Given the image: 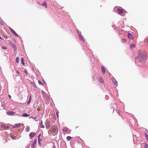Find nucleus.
I'll use <instances>...</instances> for the list:
<instances>
[{
	"instance_id": "7ed1b4c3",
	"label": "nucleus",
	"mask_w": 148,
	"mask_h": 148,
	"mask_svg": "<svg viewBox=\"0 0 148 148\" xmlns=\"http://www.w3.org/2000/svg\"><path fill=\"white\" fill-rule=\"evenodd\" d=\"M112 80L114 84L117 86L118 85L117 82L116 81L115 79L114 78H113L112 79Z\"/></svg>"
},
{
	"instance_id": "58836bf2",
	"label": "nucleus",
	"mask_w": 148,
	"mask_h": 148,
	"mask_svg": "<svg viewBox=\"0 0 148 148\" xmlns=\"http://www.w3.org/2000/svg\"><path fill=\"white\" fill-rule=\"evenodd\" d=\"M92 78L94 80H95V77L94 76H92Z\"/></svg>"
},
{
	"instance_id": "49530a36",
	"label": "nucleus",
	"mask_w": 148,
	"mask_h": 148,
	"mask_svg": "<svg viewBox=\"0 0 148 148\" xmlns=\"http://www.w3.org/2000/svg\"><path fill=\"white\" fill-rule=\"evenodd\" d=\"M145 130H146V131H147V132L148 133V131H147V129H145Z\"/></svg>"
},
{
	"instance_id": "4be33fe9",
	"label": "nucleus",
	"mask_w": 148,
	"mask_h": 148,
	"mask_svg": "<svg viewBox=\"0 0 148 148\" xmlns=\"http://www.w3.org/2000/svg\"><path fill=\"white\" fill-rule=\"evenodd\" d=\"M1 127H3L5 129H7L9 127L8 126H4L3 125L1 126Z\"/></svg>"
},
{
	"instance_id": "ddd939ff",
	"label": "nucleus",
	"mask_w": 148,
	"mask_h": 148,
	"mask_svg": "<svg viewBox=\"0 0 148 148\" xmlns=\"http://www.w3.org/2000/svg\"><path fill=\"white\" fill-rule=\"evenodd\" d=\"M135 46V45L134 44H132L130 45V49H132L134 48Z\"/></svg>"
},
{
	"instance_id": "e433bc0d",
	"label": "nucleus",
	"mask_w": 148,
	"mask_h": 148,
	"mask_svg": "<svg viewBox=\"0 0 148 148\" xmlns=\"http://www.w3.org/2000/svg\"><path fill=\"white\" fill-rule=\"evenodd\" d=\"M34 119H35V120L37 121V120H38V119H37V120H36L37 119V117H34V118H33Z\"/></svg>"
},
{
	"instance_id": "6e6552de",
	"label": "nucleus",
	"mask_w": 148,
	"mask_h": 148,
	"mask_svg": "<svg viewBox=\"0 0 148 148\" xmlns=\"http://www.w3.org/2000/svg\"><path fill=\"white\" fill-rule=\"evenodd\" d=\"M79 38L80 40L83 41V42H84V38L81 34H79Z\"/></svg>"
},
{
	"instance_id": "a211bd4d",
	"label": "nucleus",
	"mask_w": 148,
	"mask_h": 148,
	"mask_svg": "<svg viewBox=\"0 0 148 148\" xmlns=\"http://www.w3.org/2000/svg\"><path fill=\"white\" fill-rule=\"evenodd\" d=\"M12 33L16 36L18 37V34L15 32V31H14Z\"/></svg>"
},
{
	"instance_id": "4468645a",
	"label": "nucleus",
	"mask_w": 148,
	"mask_h": 148,
	"mask_svg": "<svg viewBox=\"0 0 148 148\" xmlns=\"http://www.w3.org/2000/svg\"><path fill=\"white\" fill-rule=\"evenodd\" d=\"M42 121H41V122L40 123V127L42 128H44L45 127V126L42 124Z\"/></svg>"
},
{
	"instance_id": "4c0bfd02",
	"label": "nucleus",
	"mask_w": 148,
	"mask_h": 148,
	"mask_svg": "<svg viewBox=\"0 0 148 148\" xmlns=\"http://www.w3.org/2000/svg\"><path fill=\"white\" fill-rule=\"evenodd\" d=\"M11 138H12V139H14V138H15V137H13V136H11Z\"/></svg>"
},
{
	"instance_id": "dca6fc26",
	"label": "nucleus",
	"mask_w": 148,
	"mask_h": 148,
	"mask_svg": "<svg viewBox=\"0 0 148 148\" xmlns=\"http://www.w3.org/2000/svg\"><path fill=\"white\" fill-rule=\"evenodd\" d=\"M42 5L45 7L46 8H47V6L46 4V3L45 2H44V3L42 4Z\"/></svg>"
},
{
	"instance_id": "9d476101",
	"label": "nucleus",
	"mask_w": 148,
	"mask_h": 148,
	"mask_svg": "<svg viewBox=\"0 0 148 148\" xmlns=\"http://www.w3.org/2000/svg\"><path fill=\"white\" fill-rule=\"evenodd\" d=\"M36 140H35L33 143L31 145V147L32 148H35L36 143Z\"/></svg>"
},
{
	"instance_id": "c03bdc74",
	"label": "nucleus",
	"mask_w": 148,
	"mask_h": 148,
	"mask_svg": "<svg viewBox=\"0 0 148 148\" xmlns=\"http://www.w3.org/2000/svg\"><path fill=\"white\" fill-rule=\"evenodd\" d=\"M0 39H2L0 36Z\"/></svg>"
},
{
	"instance_id": "393cba45",
	"label": "nucleus",
	"mask_w": 148,
	"mask_h": 148,
	"mask_svg": "<svg viewBox=\"0 0 148 148\" xmlns=\"http://www.w3.org/2000/svg\"><path fill=\"white\" fill-rule=\"evenodd\" d=\"M126 40L125 39L122 38L121 39V41L125 43V42H126Z\"/></svg>"
},
{
	"instance_id": "f03ea898",
	"label": "nucleus",
	"mask_w": 148,
	"mask_h": 148,
	"mask_svg": "<svg viewBox=\"0 0 148 148\" xmlns=\"http://www.w3.org/2000/svg\"><path fill=\"white\" fill-rule=\"evenodd\" d=\"M52 132L53 133H57L58 132V130L57 127L56 126L54 125L52 126L51 128Z\"/></svg>"
},
{
	"instance_id": "a878e982",
	"label": "nucleus",
	"mask_w": 148,
	"mask_h": 148,
	"mask_svg": "<svg viewBox=\"0 0 148 148\" xmlns=\"http://www.w3.org/2000/svg\"><path fill=\"white\" fill-rule=\"evenodd\" d=\"M31 95H30V97H29V101H28V102H27V104H29V103H30V101H31Z\"/></svg>"
},
{
	"instance_id": "a18cd8bd",
	"label": "nucleus",
	"mask_w": 148,
	"mask_h": 148,
	"mask_svg": "<svg viewBox=\"0 0 148 148\" xmlns=\"http://www.w3.org/2000/svg\"><path fill=\"white\" fill-rule=\"evenodd\" d=\"M53 148H56V147L55 146H54L53 147Z\"/></svg>"
},
{
	"instance_id": "37998d69",
	"label": "nucleus",
	"mask_w": 148,
	"mask_h": 148,
	"mask_svg": "<svg viewBox=\"0 0 148 148\" xmlns=\"http://www.w3.org/2000/svg\"><path fill=\"white\" fill-rule=\"evenodd\" d=\"M147 42L148 43V39H147Z\"/></svg>"
},
{
	"instance_id": "c756f323",
	"label": "nucleus",
	"mask_w": 148,
	"mask_h": 148,
	"mask_svg": "<svg viewBox=\"0 0 148 148\" xmlns=\"http://www.w3.org/2000/svg\"><path fill=\"white\" fill-rule=\"evenodd\" d=\"M1 48L2 49H7V48L6 47H5L3 46H2L1 47Z\"/></svg>"
},
{
	"instance_id": "7c9ffc66",
	"label": "nucleus",
	"mask_w": 148,
	"mask_h": 148,
	"mask_svg": "<svg viewBox=\"0 0 148 148\" xmlns=\"http://www.w3.org/2000/svg\"><path fill=\"white\" fill-rule=\"evenodd\" d=\"M145 136L147 138V140H148V135L146 133H145Z\"/></svg>"
},
{
	"instance_id": "f8f14e48",
	"label": "nucleus",
	"mask_w": 148,
	"mask_h": 148,
	"mask_svg": "<svg viewBox=\"0 0 148 148\" xmlns=\"http://www.w3.org/2000/svg\"><path fill=\"white\" fill-rule=\"evenodd\" d=\"M117 10L118 12L120 14H122L123 12V10L121 9H120L119 8H118L117 9Z\"/></svg>"
},
{
	"instance_id": "a19ab883",
	"label": "nucleus",
	"mask_w": 148,
	"mask_h": 148,
	"mask_svg": "<svg viewBox=\"0 0 148 148\" xmlns=\"http://www.w3.org/2000/svg\"><path fill=\"white\" fill-rule=\"evenodd\" d=\"M5 39H7L8 38V37L7 36H5Z\"/></svg>"
},
{
	"instance_id": "c9c22d12",
	"label": "nucleus",
	"mask_w": 148,
	"mask_h": 148,
	"mask_svg": "<svg viewBox=\"0 0 148 148\" xmlns=\"http://www.w3.org/2000/svg\"><path fill=\"white\" fill-rule=\"evenodd\" d=\"M16 73L18 74H20V72H19L18 71H16Z\"/></svg>"
},
{
	"instance_id": "79ce46f5",
	"label": "nucleus",
	"mask_w": 148,
	"mask_h": 148,
	"mask_svg": "<svg viewBox=\"0 0 148 148\" xmlns=\"http://www.w3.org/2000/svg\"><path fill=\"white\" fill-rule=\"evenodd\" d=\"M9 97L10 98H11V96H10V95H9Z\"/></svg>"
},
{
	"instance_id": "1a4fd4ad",
	"label": "nucleus",
	"mask_w": 148,
	"mask_h": 148,
	"mask_svg": "<svg viewBox=\"0 0 148 148\" xmlns=\"http://www.w3.org/2000/svg\"><path fill=\"white\" fill-rule=\"evenodd\" d=\"M35 133L33 132H32L29 134V136L31 138H33L35 136Z\"/></svg>"
},
{
	"instance_id": "f704fd0d",
	"label": "nucleus",
	"mask_w": 148,
	"mask_h": 148,
	"mask_svg": "<svg viewBox=\"0 0 148 148\" xmlns=\"http://www.w3.org/2000/svg\"><path fill=\"white\" fill-rule=\"evenodd\" d=\"M13 47V48H14V49H16V45H14Z\"/></svg>"
},
{
	"instance_id": "2eb2a0df",
	"label": "nucleus",
	"mask_w": 148,
	"mask_h": 148,
	"mask_svg": "<svg viewBox=\"0 0 148 148\" xmlns=\"http://www.w3.org/2000/svg\"><path fill=\"white\" fill-rule=\"evenodd\" d=\"M62 131L64 132H67L68 131V128L66 127H65L63 129Z\"/></svg>"
},
{
	"instance_id": "39448f33",
	"label": "nucleus",
	"mask_w": 148,
	"mask_h": 148,
	"mask_svg": "<svg viewBox=\"0 0 148 148\" xmlns=\"http://www.w3.org/2000/svg\"><path fill=\"white\" fill-rule=\"evenodd\" d=\"M128 38L130 40L132 39L133 38V35L132 34L128 33L127 34Z\"/></svg>"
},
{
	"instance_id": "473e14b6",
	"label": "nucleus",
	"mask_w": 148,
	"mask_h": 148,
	"mask_svg": "<svg viewBox=\"0 0 148 148\" xmlns=\"http://www.w3.org/2000/svg\"><path fill=\"white\" fill-rule=\"evenodd\" d=\"M77 33H78L79 34H81V32H79V30L78 29L77 30Z\"/></svg>"
},
{
	"instance_id": "b1692460",
	"label": "nucleus",
	"mask_w": 148,
	"mask_h": 148,
	"mask_svg": "<svg viewBox=\"0 0 148 148\" xmlns=\"http://www.w3.org/2000/svg\"><path fill=\"white\" fill-rule=\"evenodd\" d=\"M19 58L18 57H17L16 58V62L17 63H18V62H19Z\"/></svg>"
},
{
	"instance_id": "f257e3e1",
	"label": "nucleus",
	"mask_w": 148,
	"mask_h": 148,
	"mask_svg": "<svg viewBox=\"0 0 148 148\" xmlns=\"http://www.w3.org/2000/svg\"><path fill=\"white\" fill-rule=\"evenodd\" d=\"M147 54L146 51L143 50H140L138 56L135 58V64L138 66H141L144 61L147 59Z\"/></svg>"
},
{
	"instance_id": "5701e85b",
	"label": "nucleus",
	"mask_w": 148,
	"mask_h": 148,
	"mask_svg": "<svg viewBox=\"0 0 148 148\" xmlns=\"http://www.w3.org/2000/svg\"><path fill=\"white\" fill-rule=\"evenodd\" d=\"M71 137L70 136H68L66 137V139L68 141H69L71 139Z\"/></svg>"
},
{
	"instance_id": "412c9836",
	"label": "nucleus",
	"mask_w": 148,
	"mask_h": 148,
	"mask_svg": "<svg viewBox=\"0 0 148 148\" xmlns=\"http://www.w3.org/2000/svg\"><path fill=\"white\" fill-rule=\"evenodd\" d=\"M21 63L23 65L24 64V59L23 58H21Z\"/></svg>"
},
{
	"instance_id": "cd10ccee",
	"label": "nucleus",
	"mask_w": 148,
	"mask_h": 148,
	"mask_svg": "<svg viewBox=\"0 0 148 148\" xmlns=\"http://www.w3.org/2000/svg\"><path fill=\"white\" fill-rule=\"evenodd\" d=\"M40 135H39L38 136V143L39 144H40Z\"/></svg>"
},
{
	"instance_id": "6ab92c4d",
	"label": "nucleus",
	"mask_w": 148,
	"mask_h": 148,
	"mask_svg": "<svg viewBox=\"0 0 148 148\" xmlns=\"http://www.w3.org/2000/svg\"><path fill=\"white\" fill-rule=\"evenodd\" d=\"M99 81L101 83H103V80L102 77H100L99 79Z\"/></svg>"
},
{
	"instance_id": "72a5a7b5",
	"label": "nucleus",
	"mask_w": 148,
	"mask_h": 148,
	"mask_svg": "<svg viewBox=\"0 0 148 148\" xmlns=\"http://www.w3.org/2000/svg\"><path fill=\"white\" fill-rule=\"evenodd\" d=\"M77 33H78L79 34H81V32H79V30L78 29L77 30Z\"/></svg>"
},
{
	"instance_id": "f3484780",
	"label": "nucleus",
	"mask_w": 148,
	"mask_h": 148,
	"mask_svg": "<svg viewBox=\"0 0 148 148\" xmlns=\"http://www.w3.org/2000/svg\"><path fill=\"white\" fill-rule=\"evenodd\" d=\"M29 114H27L26 113H25L23 114L22 115V116L23 117H27L29 116Z\"/></svg>"
},
{
	"instance_id": "de8ad7c7",
	"label": "nucleus",
	"mask_w": 148,
	"mask_h": 148,
	"mask_svg": "<svg viewBox=\"0 0 148 148\" xmlns=\"http://www.w3.org/2000/svg\"><path fill=\"white\" fill-rule=\"evenodd\" d=\"M25 73H27V72L26 71H25Z\"/></svg>"
},
{
	"instance_id": "bb28decb",
	"label": "nucleus",
	"mask_w": 148,
	"mask_h": 148,
	"mask_svg": "<svg viewBox=\"0 0 148 148\" xmlns=\"http://www.w3.org/2000/svg\"><path fill=\"white\" fill-rule=\"evenodd\" d=\"M9 29H10V31H11V32H12V33L14 31L13 29H12L10 27H9Z\"/></svg>"
},
{
	"instance_id": "aec40b11",
	"label": "nucleus",
	"mask_w": 148,
	"mask_h": 148,
	"mask_svg": "<svg viewBox=\"0 0 148 148\" xmlns=\"http://www.w3.org/2000/svg\"><path fill=\"white\" fill-rule=\"evenodd\" d=\"M26 131L27 132H29L30 130V128L29 127V126H27L26 127Z\"/></svg>"
},
{
	"instance_id": "9b49d317",
	"label": "nucleus",
	"mask_w": 148,
	"mask_h": 148,
	"mask_svg": "<svg viewBox=\"0 0 148 148\" xmlns=\"http://www.w3.org/2000/svg\"><path fill=\"white\" fill-rule=\"evenodd\" d=\"M21 125L20 123H18V124H14V125L13 126V128H15L17 127H20Z\"/></svg>"
},
{
	"instance_id": "423d86ee",
	"label": "nucleus",
	"mask_w": 148,
	"mask_h": 148,
	"mask_svg": "<svg viewBox=\"0 0 148 148\" xmlns=\"http://www.w3.org/2000/svg\"><path fill=\"white\" fill-rule=\"evenodd\" d=\"M102 72L103 74H104L106 71V68L103 66H102L101 67Z\"/></svg>"
},
{
	"instance_id": "20e7f679",
	"label": "nucleus",
	"mask_w": 148,
	"mask_h": 148,
	"mask_svg": "<svg viewBox=\"0 0 148 148\" xmlns=\"http://www.w3.org/2000/svg\"><path fill=\"white\" fill-rule=\"evenodd\" d=\"M7 114L9 115H14V114L15 113L13 111H8V112H6Z\"/></svg>"
},
{
	"instance_id": "2f4dec72",
	"label": "nucleus",
	"mask_w": 148,
	"mask_h": 148,
	"mask_svg": "<svg viewBox=\"0 0 148 148\" xmlns=\"http://www.w3.org/2000/svg\"><path fill=\"white\" fill-rule=\"evenodd\" d=\"M145 148H148V145L145 144Z\"/></svg>"
},
{
	"instance_id": "ea45409f",
	"label": "nucleus",
	"mask_w": 148,
	"mask_h": 148,
	"mask_svg": "<svg viewBox=\"0 0 148 148\" xmlns=\"http://www.w3.org/2000/svg\"><path fill=\"white\" fill-rule=\"evenodd\" d=\"M56 114L58 117V114L57 112H56Z\"/></svg>"
},
{
	"instance_id": "0eeeda50",
	"label": "nucleus",
	"mask_w": 148,
	"mask_h": 148,
	"mask_svg": "<svg viewBox=\"0 0 148 148\" xmlns=\"http://www.w3.org/2000/svg\"><path fill=\"white\" fill-rule=\"evenodd\" d=\"M50 125V123L49 121H48L46 122L45 124V126L47 128H48Z\"/></svg>"
},
{
	"instance_id": "c85d7f7f",
	"label": "nucleus",
	"mask_w": 148,
	"mask_h": 148,
	"mask_svg": "<svg viewBox=\"0 0 148 148\" xmlns=\"http://www.w3.org/2000/svg\"><path fill=\"white\" fill-rule=\"evenodd\" d=\"M38 83H39V84H40V85H43V84L42 83V82L40 80H38Z\"/></svg>"
}]
</instances>
